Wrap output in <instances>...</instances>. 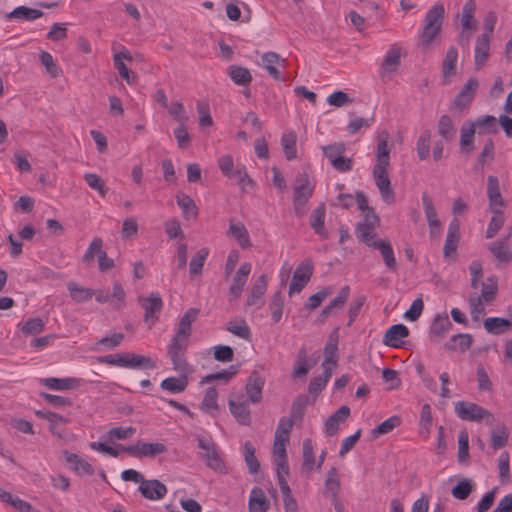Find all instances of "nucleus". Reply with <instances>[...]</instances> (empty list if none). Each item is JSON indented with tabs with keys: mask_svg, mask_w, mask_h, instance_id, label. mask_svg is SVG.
<instances>
[{
	"mask_svg": "<svg viewBox=\"0 0 512 512\" xmlns=\"http://www.w3.org/2000/svg\"><path fill=\"white\" fill-rule=\"evenodd\" d=\"M455 412L457 416L466 421H480L482 419L486 420L487 424H493L494 416L483 407L465 401H459L455 404Z\"/></svg>",
	"mask_w": 512,
	"mask_h": 512,
	"instance_id": "20e7f679",
	"label": "nucleus"
},
{
	"mask_svg": "<svg viewBox=\"0 0 512 512\" xmlns=\"http://www.w3.org/2000/svg\"><path fill=\"white\" fill-rule=\"evenodd\" d=\"M453 327L447 314H437L430 326V334L432 341L442 338Z\"/></svg>",
	"mask_w": 512,
	"mask_h": 512,
	"instance_id": "5701e85b",
	"label": "nucleus"
},
{
	"mask_svg": "<svg viewBox=\"0 0 512 512\" xmlns=\"http://www.w3.org/2000/svg\"><path fill=\"white\" fill-rule=\"evenodd\" d=\"M289 440L274 437L273 443V456L277 468L283 469L285 474H288L289 467L286 453V443Z\"/></svg>",
	"mask_w": 512,
	"mask_h": 512,
	"instance_id": "4be33fe9",
	"label": "nucleus"
},
{
	"mask_svg": "<svg viewBox=\"0 0 512 512\" xmlns=\"http://www.w3.org/2000/svg\"><path fill=\"white\" fill-rule=\"evenodd\" d=\"M114 65L121 78H123L129 85L136 83L137 76L135 73L130 72L123 61L119 57H114Z\"/></svg>",
	"mask_w": 512,
	"mask_h": 512,
	"instance_id": "69168bd1",
	"label": "nucleus"
},
{
	"mask_svg": "<svg viewBox=\"0 0 512 512\" xmlns=\"http://www.w3.org/2000/svg\"><path fill=\"white\" fill-rule=\"evenodd\" d=\"M474 485L468 478L460 480L451 490V494L455 499L465 500L473 491Z\"/></svg>",
	"mask_w": 512,
	"mask_h": 512,
	"instance_id": "09e8293b",
	"label": "nucleus"
},
{
	"mask_svg": "<svg viewBox=\"0 0 512 512\" xmlns=\"http://www.w3.org/2000/svg\"><path fill=\"white\" fill-rule=\"evenodd\" d=\"M227 234L232 236L242 249H248L252 246L249 232L240 221L230 220Z\"/></svg>",
	"mask_w": 512,
	"mask_h": 512,
	"instance_id": "f3484780",
	"label": "nucleus"
},
{
	"mask_svg": "<svg viewBox=\"0 0 512 512\" xmlns=\"http://www.w3.org/2000/svg\"><path fill=\"white\" fill-rule=\"evenodd\" d=\"M458 461L465 463L469 458V437L466 431H461L458 436Z\"/></svg>",
	"mask_w": 512,
	"mask_h": 512,
	"instance_id": "680f3d73",
	"label": "nucleus"
},
{
	"mask_svg": "<svg viewBox=\"0 0 512 512\" xmlns=\"http://www.w3.org/2000/svg\"><path fill=\"white\" fill-rule=\"evenodd\" d=\"M326 208L324 203H320L311 213L310 226L314 232L322 239H327L329 234L324 226Z\"/></svg>",
	"mask_w": 512,
	"mask_h": 512,
	"instance_id": "6ab92c4d",
	"label": "nucleus"
},
{
	"mask_svg": "<svg viewBox=\"0 0 512 512\" xmlns=\"http://www.w3.org/2000/svg\"><path fill=\"white\" fill-rule=\"evenodd\" d=\"M198 447L203 450L205 453L203 454V459L205 464L218 472H225L226 467L224 462L222 461L219 453L216 449V444L211 438H205L203 436H197Z\"/></svg>",
	"mask_w": 512,
	"mask_h": 512,
	"instance_id": "39448f33",
	"label": "nucleus"
},
{
	"mask_svg": "<svg viewBox=\"0 0 512 512\" xmlns=\"http://www.w3.org/2000/svg\"><path fill=\"white\" fill-rule=\"evenodd\" d=\"M458 60V52L455 47H450L445 55L442 64V76L447 79L456 74V64Z\"/></svg>",
	"mask_w": 512,
	"mask_h": 512,
	"instance_id": "2f4dec72",
	"label": "nucleus"
},
{
	"mask_svg": "<svg viewBox=\"0 0 512 512\" xmlns=\"http://www.w3.org/2000/svg\"><path fill=\"white\" fill-rule=\"evenodd\" d=\"M125 296L126 294L122 285L118 282H115L113 284V292L110 293L111 305L113 308L120 309L124 304Z\"/></svg>",
	"mask_w": 512,
	"mask_h": 512,
	"instance_id": "774afa93",
	"label": "nucleus"
},
{
	"mask_svg": "<svg viewBox=\"0 0 512 512\" xmlns=\"http://www.w3.org/2000/svg\"><path fill=\"white\" fill-rule=\"evenodd\" d=\"M177 204L182 209L185 218H196L198 214V208L194 200L183 193L176 196Z\"/></svg>",
	"mask_w": 512,
	"mask_h": 512,
	"instance_id": "a19ab883",
	"label": "nucleus"
},
{
	"mask_svg": "<svg viewBox=\"0 0 512 512\" xmlns=\"http://www.w3.org/2000/svg\"><path fill=\"white\" fill-rule=\"evenodd\" d=\"M444 14L445 10L442 4H435L426 13L425 24L421 34V44L423 46H430L434 39L440 34Z\"/></svg>",
	"mask_w": 512,
	"mask_h": 512,
	"instance_id": "7ed1b4c3",
	"label": "nucleus"
},
{
	"mask_svg": "<svg viewBox=\"0 0 512 512\" xmlns=\"http://www.w3.org/2000/svg\"><path fill=\"white\" fill-rule=\"evenodd\" d=\"M199 312L200 311L197 308H190L185 312L179 320L176 334L168 345L167 353L175 371L187 370V361L184 354L187 346L186 341L191 336V325L197 319Z\"/></svg>",
	"mask_w": 512,
	"mask_h": 512,
	"instance_id": "f03ea898",
	"label": "nucleus"
},
{
	"mask_svg": "<svg viewBox=\"0 0 512 512\" xmlns=\"http://www.w3.org/2000/svg\"><path fill=\"white\" fill-rule=\"evenodd\" d=\"M460 223L457 218H453L449 224L445 244L443 247L444 257H449L456 252L459 239H460Z\"/></svg>",
	"mask_w": 512,
	"mask_h": 512,
	"instance_id": "4468645a",
	"label": "nucleus"
},
{
	"mask_svg": "<svg viewBox=\"0 0 512 512\" xmlns=\"http://www.w3.org/2000/svg\"><path fill=\"white\" fill-rule=\"evenodd\" d=\"M178 372L180 373L179 377H168L162 380L160 383L161 389L172 394L184 392L189 384L188 374L191 372V367L187 363V370Z\"/></svg>",
	"mask_w": 512,
	"mask_h": 512,
	"instance_id": "9b49d317",
	"label": "nucleus"
},
{
	"mask_svg": "<svg viewBox=\"0 0 512 512\" xmlns=\"http://www.w3.org/2000/svg\"><path fill=\"white\" fill-rule=\"evenodd\" d=\"M42 15L43 12L41 10L29 8L26 6H18L12 12H10L7 17L31 21L40 18Z\"/></svg>",
	"mask_w": 512,
	"mask_h": 512,
	"instance_id": "c03bdc74",
	"label": "nucleus"
},
{
	"mask_svg": "<svg viewBox=\"0 0 512 512\" xmlns=\"http://www.w3.org/2000/svg\"><path fill=\"white\" fill-rule=\"evenodd\" d=\"M284 306V296L280 291H277L273 294L269 308L271 310V317L275 323H278L281 320Z\"/></svg>",
	"mask_w": 512,
	"mask_h": 512,
	"instance_id": "864d4df0",
	"label": "nucleus"
},
{
	"mask_svg": "<svg viewBox=\"0 0 512 512\" xmlns=\"http://www.w3.org/2000/svg\"><path fill=\"white\" fill-rule=\"evenodd\" d=\"M141 495L149 500H160L166 493V486L157 479L144 480L142 485H139Z\"/></svg>",
	"mask_w": 512,
	"mask_h": 512,
	"instance_id": "f8f14e48",
	"label": "nucleus"
},
{
	"mask_svg": "<svg viewBox=\"0 0 512 512\" xmlns=\"http://www.w3.org/2000/svg\"><path fill=\"white\" fill-rule=\"evenodd\" d=\"M331 294V289L329 287H325L318 291L317 293L311 295L308 298V301L306 303V308L310 310H314L318 308L321 303L326 299L327 296Z\"/></svg>",
	"mask_w": 512,
	"mask_h": 512,
	"instance_id": "338daca9",
	"label": "nucleus"
},
{
	"mask_svg": "<svg viewBox=\"0 0 512 512\" xmlns=\"http://www.w3.org/2000/svg\"><path fill=\"white\" fill-rule=\"evenodd\" d=\"M122 367L154 369L155 362L148 356L138 355L129 352L122 353Z\"/></svg>",
	"mask_w": 512,
	"mask_h": 512,
	"instance_id": "a211bd4d",
	"label": "nucleus"
},
{
	"mask_svg": "<svg viewBox=\"0 0 512 512\" xmlns=\"http://www.w3.org/2000/svg\"><path fill=\"white\" fill-rule=\"evenodd\" d=\"M372 248L380 251L384 263L389 270L394 271L396 269L397 264L395 255L389 241L378 239L377 243H372Z\"/></svg>",
	"mask_w": 512,
	"mask_h": 512,
	"instance_id": "393cba45",
	"label": "nucleus"
},
{
	"mask_svg": "<svg viewBox=\"0 0 512 512\" xmlns=\"http://www.w3.org/2000/svg\"><path fill=\"white\" fill-rule=\"evenodd\" d=\"M0 500L10 504L19 512H32L33 507L30 503L20 499L19 497H14L11 493L0 488Z\"/></svg>",
	"mask_w": 512,
	"mask_h": 512,
	"instance_id": "58836bf2",
	"label": "nucleus"
},
{
	"mask_svg": "<svg viewBox=\"0 0 512 512\" xmlns=\"http://www.w3.org/2000/svg\"><path fill=\"white\" fill-rule=\"evenodd\" d=\"M139 303L145 310L144 320L147 322L150 319L153 323L157 320L156 313H159L162 309L163 302L158 293H152L148 297H139Z\"/></svg>",
	"mask_w": 512,
	"mask_h": 512,
	"instance_id": "ddd939ff",
	"label": "nucleus"
},
{
	"mask_svg": "<svg viewBox=\"0 0 512 512\" xmlns=\"http://www.w3.org/2000/svg\"><path fill=\"white\" fill-rule=\"evenodd\" d=\"M44 385L52 390H69L76 388L79 385V381L75 378L59 379V378H46L43 380Z\"/></svg>",
	"mask_w": 512,
	"mask_h": 512,
	"instance_id": "4c0bfd02",
	"label": "nucleus"
},
{
	"mask_svg": "<svg viewBox=\"0 0 512 512\" xmlns=\"http://www.w3.org/2000/svg\"><path fill=\"white\" fill-rule=\"evenodd\" d=\"M293 425V419H290L289 417L280 418L274 437L289 440V434L290 431L292 430Z\"/></svg>",
	"mask_w": 512,
	"mask_h": 512,
	"instance_id": "0e129e2a",
	"label": "nucleus"
},
{
	"mask_svg": "<svg viewBox=\"0 0 512 512\" xmlns=\"http://www.w3.org/2000/svg\"><path fill=\"white\" fill-rule=\"evenodd\" d=\"M357 238L372 248V243H377L375 227L358 224L356 227Z\"/></svg>",
	"mask_w": 512,
	"mask_h": 512,
	"instance_id": "603ef678",
	"label": "nucleus"
},
{
	"mask_svg": "<svg viewBox=\"0 0 512 512\" xmlns=\"http://www.w3.org/2000/svg\"><path fill=\"white\" fill-rule=\"evenodd\" d=\"M479 83L475 78H470L453 100V106L458 110H464L472 103Z\"/></svg>",
	"mask_w": 512,
	"mask_h": 512,
	"instance_id": "9d476101",
	"label": "nucleus"
},
{
	"mask_svg": "<svg viewBox=\"0 0 512 512\" xmlns=\"http://www.w3.org/2000/svg\"><path fill=\"white\" fill-rule=\"evenodd\" d=\"M314 187L310 184L308 177L304 176L302 183L294 188L293 206L294 213L297 217H303L306 212V204L313 194Z\"/></svg>",
	"mask_w": 512,
	"mask_h": 512,
	"instance_id": "0eeeda50",
	"label": "nucleus"
},
{
	"mask_svg": "<svg viewBox=\"0 0 512 512\" xmlns=\"http://www.w3.org/2000/svg\"><path fill=\"white\" fill-rule=\"evenodd\" d=\"M432 426V413L429 404H424L421 409L420 417V433L425 437H428Z\"/></svg>",
	"mask_w": 512,
	"mask_h": 512,
	"instance_id": "e2e57ef3",
	"label": "nucleus"
},
{
	"mask_svg": "<svg viewBox=\"0 0 512 512\" xmlns=\"http://www.w3.org/2000/svg\"><path fill=\"white\" fill-rule=\"evenodd\" d=\"M409 335L408 328L403 324L392 325L383 336V344L393 348L402 346V338Z\"/></svg>",
	"mask_w": 512,
	"mask_h": 512,
	"instance_id": "2eb2a0df",
	"label": "nucleus"
},
{
	"mask_svg": "<svg viewBox=\"0 0 512 512\" xmlns=\"http://www.w3.org/2000/svg\"><path fill=\"white\" fill-rule=\"evenodd\" d=\"M228 405L231 414L241 425H250L251 413L247 405V401L243 400L242 395L231 393L228 399Z\"/></svg>",
	"mask_w": 512,
	"mask_h": 512,
	"instance_id": "6e6552de",
	"label": "nucleus"
},
{
	"mask_svg": "<svg viewBox=\"0 0 512 512\" xmlns=\"http://www.w3.org/2000/svg\"><path fill=\"white\" fill-rule=\"evenodd\" d=\"M308 404V397L306 395H298L292 403L290 419L294 422L302 421L305 414V409Z\"/></svg>",
	"mask_w": 512,
	"mask_h": 512,
	"instance_id": "8fccbe9b",
	"label": "nucleus"
},
{
	"mask_svg": "<svg viewBox=\"0 0 512 512\" xmlns=\"http://www.w3.org/2000/svg\"><path fill=\"white\" fill-rule=\"evenodd\" d=\"M140 442V458L154 457L158 454H163L167 451V447L162 443H147Z\"/></svg>",
	"mask_w": 512,
	"mask_h": 512,
	"instance_id": "6e6d98bb",
	"label": "nucleus"
},
{
	"mask_svg": "<svg viewBox=\"0 0 512 512\" xmlns=\"http://www.w3.org/2000/svg\"><path fill=\"white\" fill-rule=\"evenodd\" d=\"M438 134L446 141H451L456 135V128L451 117L444 114L440 117L437 125Z\"/></svg>",
	"mask_w": 512,
	"mask_h": 512,
	"instance_id": "72a5a7b5",
	"label": "nucleus"
},
{
	"mask_svg": "<svg viewBox=\"0 0 512 512\" xmlns=\"http://www.w3.org/2000/svg\"><path fill=\"white\" fill-rule=\"evenodd\" d=\"M208 248H201L191 259L189 263V273L191 277H195L202 273L204 263L208 257Z\"/></svg>",
	"mask_w": 512,
	"mask_h": 512,
	"instance_id": "37998d69",
	"label": "nucleus"
},
{
	"mask_svg": "<svg viewBox=\"0 0 512 512\" xmlns=\"http://www.w3.org/2000/svg\"><path fill=\"white\" fill-rule=\"evenodd\" d=\"M401 50L396 45H393L387 52L382 62V74L391 73L397 70L400 65Z\"/></svg>",
	"mask_w": 512,
	"mask_h": 512,
	"instance_id": "cd10ccee",
	"label": "nucleus"
},
{
	"mask_svg": "<svg viewBox=\"0 0 512 512\" xmlns=\"http://www.w3.org/2000/svg\"><path fill=\"white\" fill-rule=\"evenodd\" d=\"M267 290V278L261 275L254 283L246 300L247 306L260 308L264 304L263 295Z\"/></svg>",
	"mask_w": 512,
	"mask_h": 512,
	"instance_id": "dca6fc26",
	"label": "nucleus"
},
{
	"mask_svg": "<svg viewBox=\"0 0 512 512\" xmlns=\"http://www.w3.org/2000/svg\"><path fill=\"white\" fill-rule=\"evenodd\" d=\"M512 325L511 321L500 317H490L485 319L484 328L485 330L494 335L503 333L507 328Z\"/></svg>",
	"mask_w": 512,
	"mask_h": 512,
	"instance_id": "f704fd0d",
	"label": "nucleus"
},
{
	"mask_svg": "<svg viewBox=\"0 0 512 512\" xmlns=\"http://www.w3.org/2000/svg\"><path fill=\"white\" fill-rule=\"evenodd\" d=\"M226 330L245 340H248L251 335L250 328L244 319H235L227 322Z\"/></svg>",
	"mask_w": 512,
	"mask_h": 512,
	"instance_id": "79ce46f5",
	"label": "nucleus"
},
{
	"mask_svg": "<svg viewBox=\"0 0 512 512\" xmlns=\"http://www.w3.org/2000/svg\"><path fill=\"white\" fill-rule=\"evenodd\" d=\"M218 392L215 387H209L203 397L201 403V409L205 412L210 413L211 411H217L219 406L217 404Z\"/></svg>",
	"mask_w": 512,
	"mask_h": 512,
	"instance_id": "5fc2aeb1",
	"label": "nucleus"
},
{
	"mask_svg": "<svg viewBox=\"0 0 512 512\" xmlns=\"http://www.w3.org/2000/svg\"><path fill=\"white\" fill-rule=\"evenodd\" d=\"M269 501L261 488H253L249 499L250 512H267Z\"/></svg>",
	"mask_w": 512,
	"mask_h": 512,
	"instance_id": "bb28decb",
	"label": "nucleus"
},
{
	"mask_svg": "<svg viewBox=\"0 0 512 512\" xmlns=\"http://www.w3.org/2000/svg\"><path fill=\"white\" fill-rule=\"evenodd\" d=\"M476 3L474 0H468L463 8L461 15V25L464 30H475L477 21L474 19Z\"/></svg>",
	"mask_w": 512,
	"mask_h": 512,
	"instance_id": "c85d7f7f",
	"label": "nucleus"
},
{
	"mask_svg": "<svg viewBox=\"0 0 512 512\" xmlns=\"http://www.w3.org/2000/svg\"><path fill=\"white\" fill-rule=\"evenodd\" d=\"M401 424V418L398 416H391L386 419L382 423H380L376 428L372 430V435L374 438L387 434L391 432L394 428L398 427Z\"/></svg>",
	"mask_w": 512,
	"mask_h": 512,
	"instance_id": "4d7b16f0",
	"label": "nucleus"
},
{
	"mask_svg": "<svg viewBox=\"0 0 512 512\" xmlns=\"http://www.w3.org/2000/svg\"><path fill=\"white\" fill-rule=\"evenodd\" d=\"M67 288L71 298L77 302H86L95 294V290L79 286L76 282H69Z\"/></svg>",
	"mask_w": 512,
	"mask_h": 512,
	"instance_id": "c9c22d12",
	"label": "nucleus"
},
{
	"mask_svg": "<svg viewBox=\"0 0 512 512\" xmlns=\"http://www.w3.org/2000/svg\"><path fill=\"white\" fill-rule=\"evenodd\" d=\"M296 141L297 135L294 131L284 133L281 137V145L287 160H293L297 156Z\"/></svg>",
	"mask_w": 512,
	"mask_h": 512,
	"instance_id": "e433bc0d",
	"label": "nucleus"
},
{
	"mask_svg": "<svg viewBox=\"0 0 512 512\" xmlns=\"http://www.w3.org/2000/svg\"><path fill=\"white\" fill-rule=\"evenodd\" d=\"M492 213L493 216L486 230V238L488 239L493 238L504 225V217L502 210H495V212Z\"/></svg>",
	"mask_w": 512,
	"mask_h": 512,
	"instance_id": "bf43d9fd",
	"label": "nucleus"
},
{
	"mask_svg": "<svg viewBox=\"0 0 512 512\" xmlns=\"http://www.w3.org/2000/svg\"><path fill=\"white\" fill-rule=\"evenodd\" d=\"M265 385V379L256 370L252 371L249 375L245 391L247 394L248 401L253 404H258L262 400V390Z\"/></svg>",
	"mask_w": 512,
	"mask_h": 512,
	"instance_id": "1a4fd4ad",
	"label": "nucleus"
},
{
	"mask_svg": "<svg viewBox=\"0 0 512 512\" xmlns=\"http://www.w3.org/2000/svg\"><path fill=\"white\" fill-rule=\"evenodd\" d=\"M314 265L310 258L303 260L295 269L289 286V295L300 293L310 281Z\"/></svg>",
	"mask_w": 512,
	"mask_h": 512,
	"instance_id": "423d86ee",
	"label": "nucleus"
},
{
	"mask_svg": "<svg viewBox=\"0 0 512 512\" xmlns=\"http://www.w3.org/2000/svg\"><path fill=\"white\" fill-rule=\"evenodd\" d=\"M474 136L475 123L472 121L465 122L460 129V148L463 152L470 153L473 151Z\"/></svg>",
	"mask_w": 512,
	"mask_h": 512,
	"instance_id": "a878e982",
	"label": "nucleus"
},
{
	"mask_svg": "<svg viewBox=\"0 0 512 512\" xmlns=\"http://www.w3.org/2000/svg\"><path fill=\"white\" fill-rule=\"evenodd\" d=\"M509 431L504 424L497 425L491 432L490 446L493 450L503 448L508 443Z\"/></svg>",
	"mask_w": 512,
	"mask_h": 512,
	"instance_id": "473e14b6",
	"label": "nucleus"
},
{
	"mask_svg": "<svg viewBox=\"0 0 512 512\" xmlns=\"http://www.w3.org/2000/svg\"><path fill=\"white\" fill-rule=\"evenodd\" d=\"M473 339L469 334H456L450 338L448 342L445 343V348L447 350H455L459 349L464 352L468 350L472 345Z\"/></svg>",
	"mask_w": 512,
	"mask_h": 512,
	"instance_id": "ea45409f",
	"label": "nucleus"
},
{
	"mask_svg": "<svg viewBox=\"0 0 512 512\" xmlns=\"http://www.w3.org/2000/svg\"><path fill=\"white\" fill-rule=\"evenodd\" d=\"M431 131L424 130L416 143V151L421 161L426 160L430 152Z\"/></svg>",
	"mask_w": 512,
	"mask_h": 512,
	"instance_id": "3c124183",
	"label": "nucleus"
},
{
	"mask_svg": "<svg viewBox=\"0 0 512 512\" xmlns=\"http://www.w3.org/2000/svg\"><path fill=\"white\" fill-rule=\"evenodd\" d=\"M388 140L389 133L386 130L378 133L376 163L373 167L372 175L381 198L384 202L391 204L395 200V193L391 187L388 167L390 165V151L393 144L389 145Z\"/></svg>",
	"mask_w": 512,
	"mask_h": 512,
	"instance_id": "f257e3e1",
	"label": "nucleus"
},
{
	"mask_svg": "<svg viewBox=\"0 0 512 512\" xmlns=\"http://www.w3.org/2000/svg\"><path fill=\"white\" fill-rule=\"evenodd\" d=\"M238 372H239V365H231L229 368L223 369L220 372L206 375L202 379V382L209 383L212 381L220 380V381H223L226 383V382L230 381Z\"/></svg>",
	"mask_w": 512,
	"mask_h": 512,
	"instance_id": "49530a36",
	"label": "nucleus"
},
{
	"mask_svg": "<svg viewBox=\"0 0 512 512\" xmlns=\"http://www.w3.org/2000/svg\"><path fill=\"white\" fill-rule=\"evenodd\" d=\"M225 176L236 180V182L243 187L245 184L250 186L254 185V181L248 176L244 166H237L236 168L233 167V169L229 171V174H226Z\"/></svg>",
	"mask_w": 512,
	"mask_h": 512,
	"instance_id": "052dcab7",
	"label": "nucleus"
},
{
	"mask_svg": "<svg viewBox=\"0 0 512 512\" xmlns=\"http://www.w3.org/2000/svg\"><path fill=\"white\" fill-rule=\"evenodd\" d=\"M510 243L502 239L489 245V249L494 257L500 262H510L512 260V252L509 247Z\"/></svg>",
	"mask_w": 512,
	"mask_h": 512,
	"instance_id": "7c9ffc66",
	"label": "nucleus"
},
{
	"mask_svg": "<svg viewBox=\"0 0 512 512\" xmlns=\"http://www.w3.org/2000/svg\"><path fill=\"white\" fill-rule=\"evenodd\" d=\"M490 51V38L486 35H480L476 39L475 45V67L477 70L481 69L489 58Z\"/></svg>",
	"mask_w": 512,
	"mask_h": 512,
	"instance_id": "412c9836",
	"label": "nucleus"
},
{
	"mask_svg": "<svg viewBox=\"0 0 512 512\" xmlns=\"http://www.w3.org/2000/svg\"><path fill=\"white\" fill-rule=\"evenodd\" d=\"M263 67L268 71L269 75L275 80L284 79L281 76V73L276 68V65L284 66L286 63V59L281 58L275 52H266L261 57Z\"/></svg>",
	"mask_w": 512,
	"mask_h": 512,
	"instance_id": "aec40b11",
	"label": "nucleus"
},
{
	"mask_svg": "<svg viewBox=\"0 0 512 512\" xmlns=\"http://www.w3.org/2000/svg\"><path fill=\"white\" fill-rule=\"evenodd\" d=\"M36 416L42 419H46L49 422V429L53 434L59 435V433L56 431L57 425L59 423H65L66 419L57 413L51 412V411H41L38 410L35 412Z\"/></svg>",
	"mask_w": 512,
	"mask_h": 512,
	"instance_id": "13d9d810",
	"label": "nucleus"
},
{
	"mask_svg": "<svg viewBox=\"0 0 512 512\" xmlns=\"http://www.w3.org/2000/svg\"><path fill=\"white\" fill-rule=\"evenodd\" d=\"M65 461L71 466V469L74 470L79 475H93L94 468L87 461L82 459L79 455L75 453H70L68 451L64 452Z\"/></svg>",
	"mask_w": 512,
	"mask_h": 512,
	"instance_id": "b1692460",
	"label": "nucleus"
},
{
	"mask_svg": "<svg viewBox=\"0 0 512 512\" xmlns=\"http://www.w3.org/2000/svg\"><path fill=\"white\" fill-rule=\"evenodd\" d=\"M255 447L250 441L244 444V459L251 474H256L260 469V463L255 455Z\"/></svg>",
	"mask_w": 512,
	"mask_h": 512,
	"instance_id": "a18cd8bd",
	"label": "nucleus"
},
{
	"mask_svg": "<svg viewBox=\"0 0 512 512\" xmlns=\"http://www.w3.org/2000/svg\"><path fill=\"white\" fill-rule=\"evenodd\" d=\"M227 73L231 80L237 85H247L252 81V75L247 68L239 65H230Z\"/></svg>",
	"mask_w": 512,
	"mask_h": 512,
	"instance_id": "c756f323",
	"label": "nucleus"
},
{
	"mask_svg": "<svg viewBox=\"0 0 512 512\" xmlns=\"http://www.w3.org/2000/svg\"><path fill=\"white\" fill-rule=\"evenodd\" d=\"M488 281L489 283H481V294L476 296L477 299L486 304H490L496 298L498 292L497 281L493 278H488Z\"/></svg>",
	"mask_w": 512,
	"mask_h": 512,
	"instance_id": "de8ad7c7",
	"label": "nucleus"
}]
</instances>
